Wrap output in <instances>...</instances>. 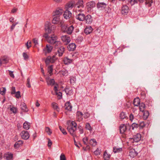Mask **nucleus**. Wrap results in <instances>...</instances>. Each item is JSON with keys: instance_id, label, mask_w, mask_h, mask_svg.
I'll use <instances>...</instances> for the list:
<instances>
[{"instance_id": "nucleus-1", "label": "nucleus", "mask_w": 160, "mask_h": 160, "mask_svg": "<svg viewBox=\"0 0 160 160\" xmlns=\"http://www.w3.org/2000/svg\"><path fill=\"white\" fill-rule=\"evenodd\" d=\"M43 36L49 43L52 44H54L58 39L57 37L54 34L49 36L47 33H45Z\"/></svg>"}, {"instance_id": "nucleus-2", "label": "nucleus", "mask_w": 160, "mask_h": 160, "mask_svg": "<svg viewBox=\"0 0 160 160\" xmlns=\"http://www.w3.org/2000/svg\"><path fill=\"white\" fill-rule=\"evenodd\" d=\"M77 126L76 123L75 122L72 121L70 125L67 127L68 131L73 137L75 136V131L77 129Z\"/></svg>"}, {"instance_id": "nucleus-3", "label": "nucleus", "mask_w": 160, "mask_h": 160, "mask_svg": "<svg viewBox=\"0 0 160 160\" xmlns=\"http://www.w3.org/2000/svg\"><path fill=\"white\" fill-rule=\"evenodd\" d=\"M56 28V26L55 25H51L50 23H48L46 25L45 30L46 33H50L53 32Z\"/></svg>"}, {"instance_id": "nucleus-4", "label": "nucleus", "mask_w": 160, "mask_h": 160, "mask_svg": "<svg viewBox=\"0 0 160 160\" xmlns=\"http://www.w3.org/2000/svg\"><path fill=\"white\" fill-rule=\"evenodd\" d=\"M73 1H75V6H77L78 9L77 10L80 12L83 11V10L82 9H79V8H84V5L83 0H73Z\"/></svg>"}, {"instance_id": "nucleus-5", "label": "nucleus", "mask_w": 160, "mask_h": 160, "mask_svg": "<svg viewBox=\"0 0 160 160\" xmlns=\"http://www.w3.org/2000/svg\"><path fill=\"white\" fill-rule=\"evenodd\" d=\"M58 58V57L56 55H53L52 57L48 56L46 58L45 62L47 65L49 64L50 63L54 62Z\"/></svg>"}, {"instance_id": "nucleus-6", "label": "nucleus", "mask_w": 160, "mask_h": 160, "mask_svg": "<svg viewBox=\"0 0 160 160\" xmlns=\"http://www.w3.org/2000/svg\"><path fill=\"white\" fill-rule=\"evenodd\" d=\"M61 39L64 44L67 45L71 41L70 37L68 35H64L61 37Z\"/></svg>"}, {"instance_id": "nucleus-7", "label": "nucleus", "mask_w": 160, "mask_h": 160, "mask_svg": "<svg viewBox=\"0 0 160 160\" xmlns=\"http://www.w3.org/2000/svg\"><path fill=\"white\" fill-rule=\"evenodd\" d=\"M129 11L128 6L126 5H123L121 7V12L122 14L124 15L128 14Z\"/></svg>"}, {"instance_id": "nucleus-8", "label": "nucleus", "mask_w": 160, "mask_h": 160, "mask_svg": "<svg viewBox=\"0 0 160 160\" xmlns=\"http://www.w3.org/2000/svg\"><path fill=\"white\" fill-rule=\"evenodd\" d=\"M64 51L65 48L63 47H60L58 49V51L55 53V55H56L57 57V56L59 57H61L62 56Z\"/></svg>"}, {"instance_id": "nucleus-9", "label": "nucleus", "mask_w": 160, "mask_h": 160, "mask_svg": "<svg viewBox=\"0 0 160 160\" xmlns=\"http://www.w3.org/2000/svg\"><path fill=\"white\" fill-rule=\"evenodd\" d=\"M22 138L25 140L28 139L29 137V134L27 131H23L20 134Z\"/></svg>"}, {"instance_id": "nucleus-10", "label": "nucleus", "mask_w": 160, "mask_h": 160, "mask_svg": "<svg viewBox=\"0 0 160 160\" xmlns=\"http://www.w3.org/2000/svg\"><path fill=\"white\" fill-rule=\"evenodd\" d=\"M106 4L104 2H98L97 4V7L99 10H104L106 7Z\"/></svg>"}, {"instance_id": "nucleus-11", "label": "nucleus", "mask_w": 160, "mask_h": 160, "mask_svg": "<svg viewBox=\"0 0 160 160\" xmlns=\"http://www.w3.org/2000/svg\"><path fill=\"white\" fill-rule=\"evenodd\" d=\"M75 88L73 87L69 88L66 87L65 88V91L67 94L71 95L73 94Z\"/></svg>"}, {"instance_id": "nucleus-12", "label": "nucleus", "mask_w": 160, "mask_h": 160, "mask_svg": "<svg viewBox=\"0 0 160 160\" xmlns=\"http://www.w3.org/2000/svg\"><path fill=\"white\" fill-rule=\"evenodd\" d=\"M9 60L8 58L6 56L2 57L0 58V67L3 64L7 63Z\"/></svg>"}, {"instance_id": "nucleus-13", "label": "nucleus", "mask_w": 160, "mask_h": 160, "mask_svg": "<svg viewBox=\"0 0 160 160\" xmlns=\"http://www.w3.org/2000/svg\"><path fill=\"white\" fill-rule=\"evenodd\" d=\"M52 47L49 44L47 45L46 47L43 49L44 52L45 54L51 52L52 50Z\"/></svg>"}, {"instance_id": "nucleus-14", "label": "nucleus", "mask_w": 160, "mask_h": 160, "mask_svg": "<svg viewBox=\"0 0 160 160\" xmlns=\"http://www.w3.org/2000/svg\"><path fill=\"white\" fill-rule=\"evenodd\" d=\"M75 6V1L72 0L69 2L66 5V8L68 9H71Z\"/></svg>"}, {"instance_id": "nucleus-15", "label": "nucleus", "mask_w": 160, "mask_h": 160, "mask_svg": "<svg viewBox=\"0 0 160 160\" xmlns=\"http://www.w3.org/2000/svg\"><path fill=\"white\" fill-rule=\"evenodd\" d=\"M76 18L80 21H83L85 19V15L84 14L80 13L76 15Z\"/></svg>"}, {"instance_id": "nucleus-16", "label": "nucleus", "mask_w": 160, "mask_h": 160, "mask_svg": "<svg viewBox=\"0 0 160 160\" xmlns=\"http://www.w3.org/2000/svg\"><path fill=\"white\" fill-rule=\"evenodd\" d=\"M72 13L68 10H66L63 15L64 18L66 19H69L72 16Z\"/></svg>"}, {"instance_id": "nucleus-17", "label": "nucleus", "mask_w": 160, "mask_h": 160, "mask_svg": "<svg viewBox=\"0 0 160 160\" xmlns=\"http://www.w3.org/2000/svg\"><path fill=\"white\" fill-rule=\"evenodd\" d=\"M60 17L58 15H53V18L52 21V22L54 24H57L60 21Z\"/></svg>"}, {"instance_id": "nucleus-18", "label": "nucleus", "mask_w": 160, "mask_h": 160, "mask_svg": "<svg viewBox=\"0 0 160 160\" xmlns=\"http://www.w3.org/2000/svg\"><path fill=\"white\" fill-rule=\"evenodd\" d=\"M63 12V10L61 8H57L53 12V15H58L60 17Z\"/></svg>"}, {"instance_id": "nucleus-19", "label": "nucleus", "mask_w": 160, "mask_h": 160, "mask_svg": "<svg viewBox=\"0 0 160 160\" xmlns=\"http://www.w3.org/2000/svg\"><path fill=\"white\" fill-rule=\"evenodd\" d=\"M83 114L82 113L78 111L77 112V120L79 122H80L82 120Z\"/></svg>"}, {"instance_id": "nucleus-20", "label": "nucleus", "mask_w": 160, "mask_h": 160, "mask_svg": "<svg viewBox=\"0 0 160 160\" xmlns=\"http://www.w3.org/2000/svg\"><path fill=\"white\" fill-rule=\"evenodd\" d=\"M65 109L68 111H72V107L69 102H68L65 103Z\"/></svg>"}, {"instance_id": "nucleus-21", "label": "nucleus", "mask_w": 160, "mask_h": 160, "mask_svg": "<svg viewBox=\"0 0 160 160\" xmlns=\"http://www.w3.org/2000/svg\"><path fill=\"white\" fill-rule=\"evenodd\" d=\"M12 158L13 154L11 153L8 152L4 155V158L7 160H12Z\"/></svg>"}, {"instance_id": "nucleus-22", "label": "nucleus", "mask_w": 160, "mask_h": 160, "mask_svg": "<svg viewBox=\"0 0 160 160\" xmlns=\"http://www.w3.org/2000/svg\"><path fill=\"white\" fill-rule=\"evenodd\" d=\"M120 132L121 133H124L127 129L126 126L124 124H121L119 127Z\"/></svg>"}, {"instance_id": "nucleus-23", "label": "nucleus", "mask_w": 160, "mask_h": 160, "mask_svg": "<svg viewBox=\"0 0 160 160\" xmlns=\"http://www.w3.org/2000/svg\"><path fill=\"white\" fill-rule=\"evenodd\" d=\"M140 3H142L145 0H138ZM145 3L146 5L148 7H150L151 6L152 3L153 2L152 0H145Z\"/></svg>"}, {"instance_id": "nucleus-24", "label": "nucleus", "mask_w": 160, "mask_h": 160, "mask_svg": "<svg viewBox=\"0 0 160 160\" xmlns=\"http://www.w3.org/2000/svg\"><path fill=\"white\" fill-rule=\"evenodd\" d=\"M141 137V134L139 133H138L133 136V140L134 142H137L140 140Z\"/></svg>"}, {"instance_id": "nucleus-25", "label": "nucleus", "mask_w": 160, "mask_h": 160, "mask_svg": "<svg viewBox=\"0 0 160 160\" xmlns=\"http://www.w3.org/2000/svg\"><path fill=\"white\" fill-rule=\"evenodd\" d=\"M93 29L91 26H87L84 30V32L87 34H89L92 31Z\"/></svg>"}, {"instance_id": "nucleus-26", "label": "nucleus", "mask_w": 160, "mask_h": 160, "mask_svg": "<svg viewBox=\"0 0 160 160\" xmlns=\"http://www.w3.org/2000/svg\"><path fill=\"white\" fill-rule=\"evenodd\" d=\"M137 153L136 152L134 149H131L129 151V155L131 157L134 158L137 156Z\"/></svg>"}, {"instance_id": "nucleus-27", "label": "nucleus", "mask_w": 160, "mask_h": 160, "mask_svg": "<svg viewBox=\"0 0 160 160\" xmlns=\"http://www.w3.org/2000/svg\"><path fill=\"white\" fill-rule=\"evenodd\" d=\"M76 48V45L74 43H71L68 46V49L70 51H73L75 50Z\"/></svg>"}, {"instance_id": "nucleus-28", "label": "nucleus", "mask_w": 160, "mask_h": 160, "mask_svg": "<svg viewBox=\"0 0 160 160\" xmlns=\"http://www.w3.org/2000/svg\"><path fill=\"white\" fill-rule=\"evenodd\" d=\"M46 81L48 85L52 86L54 84L55 81L53 79H49V78H46Z\"/></svg>"}, {"instance_id": "nucleus-29", "label": "nucleus", "mask_w": 160, "mask_h": 160, "mask_svg": "<svg viewBox=\"0 0 160 160\" xmlns=\"http://www.w3.org/2000/svg\"><path fill=\"white\" fill-rule=\"evenodd\" d=\"M84 20L85 21L86 23L88 24L91 23L92 21L91 16L89 15H87L85 16Z\"/></svg>"}, {"instance_id": "nucleus-30", "label": "nucleus", "mask_w": 160, "mask_h": 160, "mask_svg": "<svg viewBox=\"0 0 160 160\" xmlns=\"http://www.w3.org/2000/svg\"><path fill=\"white\" fill-rule=\"evenodd\" d=\"M74 29V27L72 25H71L70 26L68 27L67 29L66 32L69 34H71Z\"/></svg>"}, {"instance_id": "nucleus-31", "label": "nucleus", "mask_w": 160, "mask_h": 160, "mask_svg": "<svg viewBox=\"0 0 160 160\" xmlns=\"http://www.w3.org/2000/svg\"><path fill=\"white\" fill-rule=\"evenodd\" d=\"M64 63L65 64H68L72 62L73 60L67 57L65 58L63 60Z\"/></svg>"}, {"instance_id": "nucleus-32", "label": "nucleus", "mask_w": 160, "mask_h": 160, "mask_svg": "<svg viewBox=\"0 0 160 160\" xmlns=\"http://www.w3.org/2000/svg\"><path fill=\"white\" fill-rule=\"evenodd\" d=\"M31 126L30 123L27 121H26L23 124V127L24 129L26 130L29 129Z\"/></svg>"}, {"instance_id": "nucleus-33", "label": "nucleus", "mask_w": 160, "mask_h": 160, "mask_svg": "<svg viewBox=\"0 0 160 160\" xmlns=\"http://www.w3.org/2000/svg\"><path fill=\"white\" fill-rule=\"evenodd\" d=\"M21 108L22 110L24 112H27L28 111V109L26 106V104L24 103H22L21 105Z\"/></svg>"}, {"instance_id": "nucleus-34", "label": "nucleus", "mask_w": 160, "mask_h": 160, "mask_svg": "<svg viewBox=\"0 0 160 160\" xmlns=\"http://www.w3.org/2000/svg\"><path fill=\"white\" fill-rule=\"evenodd\" d=\"M122 151V148H119L115 147L113 148V151L115 153L121 152Z\"/></svg>"}, {"instance_id": "nucleus-35", "label": "nucleus", "mask_w": 160, "mask_h": 160, "mask_svg": "<svg viewBox=\"0 0 160 160\" xmlns=\"http://www.w3.org/2000/svg\"><path fill=\"white\" fill-rule=\"evenodd\" d=\"M140 99L139 98H137L134 99L133 101V104L134 106H138L140 104Z\"/></svg>"}, {"instance_id": "nucleus-36", "label": "nucleus", "mask_w": 160, "mask_h": 160, "mask_svg": "<svg viewBox=\"0 0 160 160\" xmlns=\"http://www.w3.org/2000/svg\"><path fill=\"white\" fill-rule=\"evenodd\" d=\"M97 142L95 139H92L89 141V144L93 146H95L97 145Z\"/></svg>"}, {"instance_id": "nucleus-37", "label": "nucleus", "mask_w": 160, "mask_h": 160, "mask_svg": "<svg viewBox=\"0 0 160 160\" xmlns=\"http://www.w3.org/2000/svg\"><path fill=\"white\" fill-rule=\"evenodd\" d=\"M53 70V66L52 65L48 66V72L50 74V76L52 75V72Z\"/></svg>"}, {"instance_id": "nucleus-38", "label": "nucleus", "mask_w": 160, "mask_h": 160, "mask_svg": "<svg viewBox=\"0 0 160 160\" xmlns=\"http://www.w3.org/2000/svg\"><path fill=\"white\" fill-rule=\"evenodd\" d=\"M146 106L145 104L143 103H141L140 104L139 110L140 111L143 112L145 111Z\"/></svg>"}, {"instance_id": "nucleus-39", "label": "nucleus", "mask_w": 160, "mask_h": 160, "mask_svg": "<svg viewBox=\"0 0 160 160\" xmlns=\"http://www.w3.org/2000/svg\"><path fill=\"white\" fill-rule=\"evenodd\" d=\"M110 158V155L108 154L107 152L105 151L103 154V158L105 160H109Z\"/></svg>"}, {"instance_id": "nucleus-40", "label": "nucleus", "mask_w": 160, "mask_h": 160, "mask_svg": "<svg viewBox=\"0 0 160 160\" xmlns=\"http://www.w3.org/2000/svg\"><path fill=\"white\" fill-rule=\"evenodd\" d=\"M52 105L53 109L57 111H59V109L57 103L54 102H52Z\"/></svg>"}, {"instance_id": "nucleus-41", "label": "nucleus", "mask_w": 160, "mask_h": 160, "mask_svg": "<svg viewBox=\"0 0 160 160\" xmlns=\"http://www.w3.org/2000/svg\"><path fill=\"white\" fill-rule=\"evenodd\" d=\"M149 115V112L148 111H145L143 112V118L144 119H147Z\"/></svg>"}, {"instance_id": "nucleus-42", "label": "nucleus", "mask_w": 160, "mask_h": 160, "mask_svg": "<svg viewBox=\"0 0 160 160\" xmlns=\"http://www.w3.org/2000/svg\"><path fill=\"white\" fill-rule=\"evenodd\" d=\"M87 5L90 8H92L95 6V3L93 2H90L87 3Z\"/></svg>"}, {"instance_id": "nucleus-43", "label": "nucleus", "mask_w": 160, "mask_h": 160, "mask_svg": "<svg viewBox=\"0 0 160 160\" xmlns=\"http://www.w3.org/2000/svg\"><path fill=\"white\" fill-rule=\"evenodd\" d=\"M23 142L21 140H19L18 141V142H16L15 144H14V147L17 148L18 147H19L20 145H22Z\"/></svg>"}, {"instance_id": "nucleus-44", "label": "nucleus", "mask_w": 160, "mask_h": 160, "mask_svg": "<svg viewBox=\"0 0 160 160\" xmlns=\"http://www.w3.org/2000/svg\"><path fill=\"white\" fill-rule=\"evenodd\" d=\"M9 108L10 111L13 113H17V109L16 108L14 107L13 106H10L9 107Z\"/></svg>"}, {"instance_id": "nucleus-45", "label": "nucleus", "mask_w": 160, "mask_h": 160, "mask_svg": "<svg viewBox=\"0 0 160 160\" xmlns=\"http://www.w3.org/2000/svg\"><path fill=\"white\" fill-rule=\"evenodd\" d=\"M32 42L34 44V47H37L38 44V39L37 38H35L32 39Z\"/></svg>"}, {"instance_id": "nucleus-46", "label": "nucleus", "mask_w": 160, "mask_h": 160, "mask_svg": "<svg viewBox=\"0 0 160 160\" xmlns=\"http://www.w3.org/2000/svg\"><path fill=\"white\" fill-rule=\"evenodd\" d=\"M45 131L49 135H50L52 133V130L48 127H46L45 128Z\"/></svg>"}, {"instance_id": "nucleus-47", "label": "nucleus", "mask_w": 160, "mask_h": 160, "mask_svg": "<svg viewBox=\"0 0 160 160\" xmlns=\"http://www.w3.org/2000/svg\"><path fill=\"white\" fill-rule=\"evenodd\" d=\"M68 27L67 25L65 24L64 26H62V27L61 28L62 31L63 32H66Z\"/></svg>"}, {"instance_id": "nucleus-48", "label": "nucleus", "mask_w": 160, "mask_h": 160, "mask_svg": "<svg viewBox=\"0 0 160 160\" xmlns=\"http://www.w3.org/2000/svg\"><path fill=\"white\" fill-rule=\"evenodd\" d=\"M127 117L126 114L123 112H121L120 114V118L121 119H123Z\"/></svg>"}, {"instance_id": "nucleus-49", "label": "nucleus", "mask_w": 160, "mask_h": 160, "mask_svg": "<svg viewBox=\"0 0 160 160\" xmlns=\"http://www.w3.org/2000/svg\"><path fill=\"white\" fill-rule=\"evenodd\" d=\"M70 80L71 84L73 85L75 83L76 78L75 77H72L70 78Z\"/></svg>"}, {"instance_id": "nucleus-50", "label": "nucleus", "mask_w": 160, "mask_h": 160, "mask_svg": "<svg viewBox=\"0 0 160 160\" xmlns=\"http://www.w3.org/2000/svg\"><path fill=\"white\" fill-rule=\"evenodd\" d=\"M6 91V89L5 88H2L0 89V93L3 95L5 94Z\"/></svg>"}, {"instance_id": "nucleus-51", "label": "nucleus", "mask_w": 160, "mask_h": 160, "mask_svg": "<svg viewBox=\"0 0 160 160\" xmlns=\"http://www.w3.org/2000/svg\"><path fill=\"white\" fill-rule=\"evenodd\" d=\"M55 45V47L56 48H58V47L60 46L61 45V43L59 41H58V40H57L56 42L54 44Z\"/></svg>"}, {"instance_id": "nucleus-52", "label": "nucleus", "mask_w": 160, "mask_h": 160, "mask_svg": "<svg viewBox=\"0 0 160 160\" xmlns=\"http://www.w3.org/2000/svg\"><path fill=\"white\" fill-rule=\"evenodd\" d=\"M60 73L63 76H67L68 75V72L65 69L62 70Z\"/></svg>"}, {"instance_id": "nucleus-53", "label": "nucleus", "mask_w": 160, "mask_h": 160, "mask_svg": "<svg viewBox=\"0 0 160 160\" xmlns=\"http://www.w3.org/2000/svg\"><path fill=\"white\" fill-rule=\"evenodd\" d=\"M85 128L90 132L92 131V128L89 123H87L86 124Z\"/></svg>"}, {"instance_id": "nucleus-54", "label": "nucleus", "mask_w": 160, "mask_h": 160, "mask_svg": "<svg viewBox=\"0 0 160 160\" xmlns=\"http://www.w3.org/2000/svg\"><path fill=\"white\" fill-rule=\"evenodd\" d=\"M13 24L11 27L10 29L11 31H12L14 29L16 25L18 23V22H13Z\"/></svg>"}, {"instance_id": "nucleus-55", "label": "nucleus", "mask_w": 160, "mask_h": 160, "mask_svg": "<svg viewBox=\"0 0 160 160\" xmlns=\"http://www.w3.org/2000/svg\"><path fill=\"white\" fill-rule=\"evenodd\" d=\"M55 94L58 97V98L59 99H60L62 98V93L59 92H55Z\"/></svg>"}, {"instance_id": "nucleus-56", "label": "nucleus", "mask_w": 160, "mask_h": 160, "mask_svg": "<svg viewBox=\"0 0 160 160\" xmlns=\"http://www.w3.org/2000/svg\"><path fill=\"white\" fill-rule=\"evenodd\" d=\"M59 128L60 130L63 134L66 135L67 134V132H66L64 128H63L61 126H59Z\"/></svg>"}, {"instance_id": "nucleus-57", "label": "nucleus", "mask_w": 160, "mask_h": 160, "mask_svg": "<svg viewBox=\"0 0 160 160\" xmlns=\"http://www.w3.org/2000/svg\"><path fill=\"white\" fill-rule=\"evenodd\" d=\"M139 127V124L135 123H133L132 125V129H134V128H138Z\"/></svg>"}, {"instance_id": "nucleus-58", "label": "nucleus", "mask_w": 160, "mask_h": 160, "mask_svg": "<svg viewBox=\"0 0 160 160\" xmlns=\"http://www.w3.org/2000/svg\"><path fill=\"white\" fill-rule=\"evenodd\" d=\"M32 42L30 41H28L26 45L27 47V49H28L31 46Z\"/></svg>"}, {"instance_id": "nucleus-59", "label": "nucleus", "mask_w": 160, "mask_h": 160, "mask_svg": "<svg viewBox=\"0 0 160 160\" xmlns=\"http://www.w3.org/2000/svg\"><path fill=\"white\" fill-rule=\"evenodd\" d=\"M101 153L100 150L99 148H98L97 150L94 152V154L96 155H98L100 154Z\"/></svg>"}, {"instance_id": "nucleus-60", "label": "nucleus", "mask_w": 160, "mask_h": 160, "mask_svg": "<svg viewBox=\"0 0 160 160\" xmlns=\"http://www.w3.org/2000/svg\"><path fill=\"white\" fill-rule=\"evenodd\" d=\"M82 141L85 144L87 145L88 143V138L87 137H85L83 138Z\"/></svg>"}, {"instance_id": "nucleus-61", "label": "nucleus", "mask_w": 160, "mask_h": 160, "mask_svg": "<svg viewBox=\"0 0 160 160\" xmlns=\"http://www.w3.org/2000/svg\"><path fill=\"white\" fill-rule=\"evenodd\" d=\"M15 94V97L17 98H19L21 97L19 91L16 92Z\"/></svg>"}, {"instance_id": "nucleus-62", "label": "nucleus", "mask_w": 160, "mask_h": 160, "mask_svg": "<svg viewBox=\"0 0 160 160\" xmlns=\"http://www.w3.org/2000/svg\"><path fill=\"white\" fill-rule=\"evenodd\" d=\"M23 56L24 59L25 60H27L28 58V56L26 52H23Z\"/></svg>"}, {"instance_id": "nucleus-63", "label": "nucleus", "mask_w": 160, "mask_h": 160, "mask_svg": "<svg viewBox=\"0 0 160 160\" xmlns=\"http://www.w3.org/2000/svg\"><path fill=\"white\" fill-rule=\"evenodd\" d=\"M140 128H143L145 126V124L143 122H142L139 124Z\"/></svg>"}, {"instance_id": "nucleus-64", "label": "nucleus", "mask_w": 160, "mask_h": 160, "mask_svg": "<svg viewBox=\"0 0 160 160\" xmlns=\"http://www.w3.org/2000/svg\"><path fill=\"white\" fill-rule=\"evenodd\" d=\"M60 160H66V158L65 155L63 154H62L60 156Z\"/></svg>"}]
</instances>
